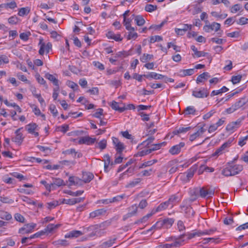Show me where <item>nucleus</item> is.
Wrapping results in <instances>:
<instances>
[{
  "instance_id": "nucleus-7",
  "label": "nucleus",
  "mask_w": 248,
  "mask_h": 248,
  "mask_svg": "<svg viewBox=\"0 0 248 248\" xmlns=\"http://www.w3.org/2000/svg\"><path fill=\"white\" fill-rule=\"evenodd\" d=\"M215 190L208 187L200 188V197L202 198H209L214 195Z\"/></svg>"
},
{
  "instance_id": "nucleus-9",
  "label": "nucleus",
  "mask_w": 248,
  "mask_h": 248,
  "mask_svg": "<svg viewBox=\"0 0 248 248\" xmlns=\"http://www.w3.org/2000/svg\"><path fill=\"white\" fill-rule=\"evenodd\" d=\"M192 95L196 98H203L207 97L209 95V92L206 88H201L195 90L192 92Z\"/></svg>"
},
{
  "instance_id": "nucleus-21",
  "label": "nucleus",
  "mask_w": 248,
  "mask_h": 248,
  "mask_svg": "<svg viewBox=\"0 0 248 248\" xmlns=\"http://www.w3.org/2000/svg\"><path fill=\"white\" fill-rule=\"evenodd\" d=\"M83 234V233L80 231L73 230L67 233L65 235V238H77Z\"/></svg>"
},
{
  "instance_id": "nucleus-2",
  "label": "nucleus",
  "mask_w": 248,
  "mask_h": 248,
  "mask_svg": "<svg viewBox=\"0 0 248 248\" xmlns=\"http://www.w3.org/2000/svg\"><path fill=\"white\" fill-rule=\"evenodd\" d=\"M110 225V222L105 221L99 224H96L92 226L91 227L94 231V232L92 233L90 236H93L96 235L97 236H101L106 233L105 230Z\"/></svg>"
},
{
  "instance_id": "nucleus-59",
  "label": "nucleus",
  "mask_w": 248,
  "mask_h": 248,
  "mask_svg": "<svg viewBox=\"0 0 248 248\" xmlns=\"http://www.w3.org/2000/svg\"><path fill=\"white\" fill-rule=\"evenodd\" d=\"M98 147L101 150H103L106 148L107 146V140H103L98 143Z\"/></svg>"
},
{
  "instance_id": "nucleus-19",
  "label": "nucleus",
  "mask_w": 248,
  "mask_h": 248,
  "mask_svg": "<svg viewBox=\"0 0 248 248\" xmlns=\"http://www.w3.org/2000/svg\"><path fill=\"white\" fill-rule=\"evenodd\" d=\"M185 146L184 142H180L179 144L171 147L169 150V152L171 155H176L180 152L181 149Z\"/></svg>"
},
{
  "instance_id": "nucleus-33",
  "label": "nucleus",
  "mask_w": 248,
  "mask_h": 248,
  "mask_svg": "<svg viewBox=\"0 0 248 248\" xmlns=\"http://www.w3.org/2000/svg\"><path fill=\"white\" fill-rule=\"evenodd\" d=\"M104 170L107 172L108 171V169L109 164L111 165L110 158L108 155H105L104 156Z\"/></svg>"
},
{
  "instance_id": "nucleus-17",
  "label": "nucleus",
  "mask_w": 248,
  "mask_h": 248,
  "mask_svg": "<svg viewBox=\"0 0 248 248\" xmlns=\"http://www.w3.org/2000/svg\"><path fill=\"white\" fill-rule=\"evenodd\" d=\"M22 128H19L15 131L16 136L12 139V140L19 144H21L22 142L24 137L23 134L20 132V130Z\"/></svg>"
},
{
  "instance_id": "nucleus-30",
  "label": "nucleus",
  "mask_w": 248,
  "mask_h": 248,
  "mask_svg": "<svg viewBox=\"0 0 248 248\" xmlns=\"http://www.w3.org/2000/svg\"><path fill=\"white\" fill-rule=\"evenodd\" d=\"M54 181L53 183H51L52 188H55L54 186H65V184L63 181V180L59 178H56L53 179Z\"/></svg>"
},
{
  "instance_id": "nucleus-10",
  "label": "nucleus",
  "mask_w": 248,
  "mask_h": 248,
  "mask_svg": "<svg viewBox=\"0 0 248 248\" xmlns=\"http://www.w3.org/2000/svg\"><path fill=\"white\" fill-rule=\"evenodd\" d=\"M138 206L135 204L130 206L128 209V213L123 216V220H125L127 218L135 216L138 212Z\"/></svg>"
},
{
  "instance_id": "nucleus-12",
  "label": "nucleus",
  "mask_w": 248,
  "mask_h": 248,
  "mask_svg": "<svg viewBox=\"0 0 248 248\" xmlns=\"http://www.w3.org/2000/svg\"><path fill=\"white\" fill-rule=\"evenodd\" d=\"M241 122L242 120L238 119L235 122L229 123L226 127V130L231 132L234 131L240 126Z\"/></svg>"
},
{
  "instance_id": "nucleus-45",
  "label": "nucleus",
  "mask_w": 248,
  "mask_h": 248,
  "mask_svg": "<svg viewBox=\"0 0 248 248\" xmlns=\"http://www.w3.org/2000/svg\"><path fill=\"white\" fill-rule=\"evenodd\" d=\"M154 214L153 213H151L150 214H147V215L144 216L142 218L137 220L135 222V224H139L140 223H144L146 222L148 219L150 217L153 215Z\"/></svg>"
},
{
  "instance_id": "nucleus-3",
  "label": "nucleus",
  "mask_w": 248,
  "mask_h": 248,
  "mask_svg": "<svg viewBox=\"0 0 248 248\" xmlns=\"http://www.w3.org/2000/svg\"><path fill=\"white\" fill-rule=\"evenodd\" d=\"M154 140V138L151 137L141 144L140 146H145L146 148L142 150L139 153L140 156H143L148 155L151 153L152 151L155 150V144H151V143L153 142Z\"/></svg>"
},
{
  "instance_id": "nucleus-29",
  "label": "nucleus",
  "mask_w": 248,
  "mask_h": 248,
  "mask_svg": "<svg viewBox=\"0 0 248 248\" xmlns=\"http://www.w3.org/2000/svg\"><path fill=\"white\" fill-rule=\"evenodd\" d=\"M117 238L114 237L113 238H111L109 239L108 240L103 242L102 245L101 247L102 248H109L113 245V244L115 243V241L116 240Z\"/></svg>"
},
{
  "instance_id": "nucleus-32",
  "label": "nucleus",
  "mask_w": 248,
  "mask_h": 248,
  "mask_svg": "<svg viewBox=\"0 0 248 248\" xmlns=\"http://www.w3.org/2000/svg\"><path fill=\"white\" fill-rule=\"evenodd\" d=\"M17 7L16 3L15 1H12L9 3H3L0 4V8H4L5 9L10 8L14 9Z\"/></svg>"
},
{
  "instance_id": "nucleus-35",
  "label": "nucleus",
  "mask_w": 248,
  "mask_h": 248,
  "mask_svg": "<svg viewBox=\"0 0 248 248\" xmlns=\"http://www.w3.org/2000/svg\"><path fill=\"white\" fill-rule=\"evenodd\" d=\"M12 215L7 212L0 210V218L3 219L9 220L12 219Z\"/></svg>"
},
{
  "instance_id": "nucleus-46",
  "label": "nucleus",
  "mask_w": 248,
  "mask_h": 248,
  "mask_svg": "<svg viewBox=\"0 0 248 248\" xmlns=\"http://www.w3.org/2000/svg\"><path fill=\"white\" fill-rule=\"evenodd\" d=\"M124 24L125 26L126 30L128 31H134V28L130 25V21L129 19H124Z\"/></svg>"
},
{
  "instance_id": "nucleus-28",
  "label": "nucleus",
  "mask_w": 248,
  "mask_h": 248,
  "mask_svg": "<svg viewBox=\"0 0 248 248\" xmlns=\"http://www.w3.org/2000/svg\"><path fill=\"white\" fill-rule=\"evenodd\" d=\"M190 126L184 127H180L178 128L175 129L172 132V134L174 135H179L181 133H185L191 129Z\"/></svg>"
},
{
  "instance_id": "nucleus-5",
  "label": "nucleus",
  "mask_w": 248,
  "mask_h": 248,
  "mask_svg": "<svg viewBox=\"0 0 248 248\" xmlns=\"http://www.w3.org/2000/svg\"><path fill=\"white\" fill-rule=\"evenodd\" d=\"M181 212L185 214V216L187 218H191L194 215V211L188 203L187 200L184 201L180 206Z\"/></svg>"
},
{
  "instance_id": "nucleus-24",
  "label": "nucleus",
  "mask_w": 248,
  "mask_h": 248,
  "mask_svg": "<svg viewBox=\"0 0 248 248\" xmlns=\"http://www.w3.org/2000/svg\"><path fill=\"white\" fill-rule=\"evenodd\" d=\"M211 76L209 73L204 72L197 77L196 82L197 83L204 82L205 80H207Z\"/></svg>"
},
{
  "instance_id": "nucleus-38",
  "label": "nucleus",
  "mask_w": 248,
  "mask_h": 248,
  "mask_svg": "<svg viewBox=\"0 0 248 248\" xmlns=\"http://www.w3.org/2000/svg\"><path fill=\"white\" fill-rule=\"evenodd\" d=\"M196 110L193 106H188L184 110V114L186 115H194Z\"/></svg>"
},
{
  "instance_id": "nucleus-55",
  "label": "nucleus",
  "mask_w": 248,
  "mask_h": 248,
  "mask_svg": "<svg viewBox=\"0 0 248 248\" xmlns=\"http://www.w3.org/2000/svg\"><path fill=\"white\" fill-rule=\"evenodd\" d=\"M14 217H15V219L17 221H19L20 222H24V217H23V216H22L21 214H18V213H16L15 215L14 216Z\"/></svg>"
},
{
  "instance_id": "nucleus-31",
  "label": "nucleus",
  "mask_w": 248,
  "mask_h": 248,
  "mask_svg": "<svg viewBox=\"0 0 248 248\" xmlns=\"http://www.w3.org/2000/svg\"><path fill=\"white\" fill-rule=\"evenodd\" d=\"M191 49L194 52V56H195L197 57H201L202 56H205L207 54V53H205L203 51H200L198 50L197 48L195 46H191Z\"/></svg>"
},
{
  "instance_id": "nucleus-25",
  "label": "nucleus",
  "mask_w": 248,
  "mask_h": 248,
  "mask_svg": "<svg viewBox=\"0 0 248 248\" xmlns=\"http://www.w3.org/2000/svg\"><path fill=\"white\" fill-rule=\"evenodd\" d=\"M230 142H226L223 143L219 148H217L215 152L213 154V155H219L222 154L223 151L225 150V148H227L229 146Z\"/></svg>"
},
{
  "instance_id": "nucleus-13",
  "label": "nucleus",
  "mask_w": 248,
  "mask_h": 248,
  "mask_svg": "<svg viewBox=\"0 0 248 248\" xmlns=\"http://www.w3.org/2000/svg\"><path fill=\"white\" fill-rule=\"evenodd\" d=\"M220 24L217 22H213L211 24L205 25L203 27V30L207 32H209L212 31L217 32L220 29Z\"/></svg>"
},
{
  "instance_id": "nucleus-18",
  "label": "nucleus",
  "mask_w": 248,
  "mask_h": 248,
  "mask_svg": "<svg viewBox=\"0 0 248 248\" xmlns=\"http://www.w3.org/2000/svg\"><path fill=\"white\" fill-rule=\"evenodd\" d=\"M205 131L206 130L202 127H201L196 132L190 135L189 140L191 141H193L196 139L201 137Z\"/></svg>"
},
{
  "instance_id": "nucleus-20",
  "label": "nucleus",
  "mask_w": 248,
  "mask_h": 248,
  "mask_svg": "<svg viewBox=\"0 0 248 248\" xmlns=\"http://www.w3.org/2000/svg\"><path fill=\"white\" fill-rule=\"evenodd\" d=\"M106 213V210L105 209H99L95 210L90 213L89 218H94L104 215Z\"/></svg>"
},
{
  "instance_id": "nucleus-48",
  "label": "nucleus",
  "mask_w": 248,
  "mask_h": 248,
  "mask_svg": "<svg viewBox=\"0 0 248 248\" xmlns=\"http://www.w3.org/2000/svg\"><path fill=\"white\" fill-rule=\"evenodd\" d=\"M153 57V55H149L148 54H144L140 58V60L143 62H146L150 60Z\"/></svg>"
},
{
  "instance_id": "nucleus-14",
  "label": "nucleus",
  "mask_w": 248,
  "mask_h": 248,
  "mask_svg": "<svg viewBox=\"0 0 248 248\" xmlns=\"http://www.w3.org/2000/svg\"><path fill=\"white\" fill-rule=\"evenodd\" d=\"M36 226V224L33 223L25 224L23 227L19 229L18 233L22 234L30 233Z\"/></svg>"
},
{
  "instance_id": "nucleus-34",
  "label": "nucleus",
  "mask_w": 248,
  "mask_h": 248,
  "mask_svg": "<svg viewBox=\"0 0 248 248\" xmlns=\"http://www.w3.org/2000/svg\"><path fill=\"white\" fill-rule=\"evenodd\" d=\"M179 201L178 197L176 195H171L167 201H166L168 206L171 205V206L176 202Z\"/></svg>"
},
{
  "instance_id": "nucleus-50",
  "label": "nucleus",
  "mask_w": 248,
  "mask_h": 248,
  "mask_svg": "<svg viewBox=\"0 0 248 248\" xmlns=\"http://www.w3.org/2000/svg\"><path fill=\"white\" fill-rule=\"evenodd\" d=\"M241 78L242 76L241 75L233 76L232 78V81L233 84H235L239 83Z\"/></svg>"
},
{
  "instance_id": "nucleus-51",
  "label": "nucleus",
  "mask_w": 248,
  "mask_h": 248,
  "mask_svg": "<svg viewBox=\"0 0 248 248\" xmlns=\"http://www.w3.org/2000/svg\"><path fill=\"white\" fill-rule=\"evenodd\" d=\"M248 140V135H247L245 137L240 138L239 139L238 145L241 146H243L246 143V140Z\"/></svg>"
},
{
  "instance_id": "nucleus-47",
  "label": "nucleus",
  "mask_w": 248,
  "mask_h": 248,
  "mask_svg": "<svg viewBox=\"0 0 248 248\" xmlns=\"http://www.w3.org/2000/svg\"><path fill=\"white\" fill-rule=\"evenodd\" d=\"M115 146L116 148V150L117 151V153H119L120 155L122 153V152L124 149V144L121 142H120Z\"/></svg>"
},
{
  "instance_id": "nucleus-52",
  "label": "nucleus",
  "mask_w": 248,
  "mask_h": 248,
  "mask_svg": "<svg viewBox=\"0 0 248 248\" xmlns=\"http://www.w3.org/2000/svg\"><path fill=\"white\" fill-rule=\"evenodd\" d=\"M49 109L54 116L56 117L57 115L58 111H57V110L56 108V107L54 105L51 104L49 106Z\"/></svg>"
},
{
  "instance_id": "nucleus-42",
  "label": "nucleus",
  "mask_w": 248,
  "mask_h": 248,
  "mask_svg": "<svg viewBox=\"0 0 248 248\" xmlns=\"http://www.w3.org/2000/svg\"><path fill=\"white\" fill-rule=\"evenodd\" d=\"M30 11L29 7H23L19 9L18 15L19 16H23L28 15Z\"/></svg>"
},
{
  "instance_id": "nucleus-6",
  "label": "nucleus",
  "mask_w": 248,
  "mask_h": 248,
  "mask_svg": "<svg viewBox=\"0 0 248 248\" xmlns=\"http://www.w3.org/2000/svg\"><path fill=\"white\" fill-rule=\"evenodd\" d=\"M25 129L29 134L33 135L35 137H38L39 135L38 132L39 127L36 123H31L26 125L25 126Z\"/></svg>"
},
{
  "instance_id": "nucleus-4",
  "label": "nucleus",
  "mask_w": 248,
  "mask_h": 248,
  "mask_svg": "<svg viewBox=\"0 0 248 248\" xmlns=\"http://www.w3.org/2000/svg\"><path fill=\"white\" fill-rule=\"evenodd\" d=\"M245 105H248V97L246 96L240 98L234 104L226 109V111L229 114L232 113Z\"/></svg>"
},
{
  "instance_id": "nucleus-27",
  "label": "nucleus",
  "mask_w": 248,
  "mask_h": 248,
  "mask_svg": "<svg viewBox=\"0 0 248 248\" xmlns=\"http://www.w3.org/2000/svg\"><path fill=\"white\" fill-rule=\"evenodd\" d=\"M111 107L112 109L118 111L120 112H122L126 109V108L124 105L122 107H120L119 103L115 101H113L112 102Z\"/></svg>"
},
{
  "instance_id": "nucleus-60",
  "label": "nucleus",
  "mask_w": 248,
  "mask_h": 248,
  "mask_svg": "<svg viewBox=\"0 0 248 248\" xmlns=\"http://www.w3.org/2000/svg\"><path fill=\"white\" fill-rule=\"evenodd\" d=\"M241 9V6L239 4H236L232 6L231 9V12L232 13H236L237 11L240 10Z\"/></svg>"
},
{
  "instance_id": "nucleus-41",
  "label": "nucleus",
  "mask_w": 248,
  "mask_h": 248,
  "mask_svg": "<svg viewBox=\"0 0 248 248\" xmlns=\"http://www.w3.org/2000/svg\"><path fill=\"white\" fill-rule=\"evenodd\" d=\"M168 205L166 202L161 203L157 207H156V212H161L166 209Z\"/></svg>"
},
{
  "instance_id": "nucleus-64",
  "label": "nucleus",
  "mask_w": 248,
  "mask_h": 248,
  "mask_svg": "<svg viewBox=\"0 0 248 248\" xmlns=\"http://www.w3.org/2000/svg\"><path fill=\"white\" fill-rule=\"evenodd\" d=\"M18 18L16 16H12L9 18L8 22L11 24H16L18 22Z\"/></svg>"
},
{
  "instance_id": "nucleus-11",
  "label": "nucleus",
  "mask_w": 248,
  "mask_h": 248,
  "mask_svg": "<svg viewBox=\"0 0 248 248\" xmlns=\"http://www.w3.org/2000/svg\"><path fill=\"white\" fill-rule=\"evenodd\" d=\"M39 45H41V46L39 50V53L41 55L44 54L45 51L48 53L49 50L52 48V44L48 42L46 45L45 43L43 42L42 39H40Z\"/></svg>"
},
{
  "instance_id": "nucleus-26",
  "label": "nucleus",
  "mask_w": 248,
  "mask_h": 248,
  "mask_svg": "<svg viewBox=\"0 0 248 248\" xmlns=\"http://www.w3.org/2000/svg\"><path fill=\"white\" fill-rule=\"evenodd\" d=\"M61 226V224H58L54 225L53 224H49L47 227L44 229V231L45 233H51L52 232L55 230L58 229Z\"/></svg>"
},
{
  "instance_id": "nucleus-61",
  "label": "nucleus",
  "mask_w": 248,
  "mask_h": 248,
  "mask_svg": "<svg viewBox=\"0 0 248 248\" xmlns=\"http://www.w3.org/2000/svg\"><path fill=\"white\" fill-rule=\"evenodd\" d=\"M177 228L179 232H182L185 230L186 228L182 221L179 220L178 221Z\"/></svg>"
},
{
  "instance_id": "nucleus-8",
  "label": "nucleus",
  "mask_w": 248,
  "mask_h": 248,
  "mask_svg": "<svg viewBox=\"0 0 248 248\" xmlns=\"http://www.w3.org/2000/svg\"><path fill=\"white\" fill-rule=\"evenodd\" d=\"M186 236V234H182L179 237H171L168 238L167 241H173V245L174 247L177 248L180 247L183 245V243L185 241L184 237Z\"/></svg>"
},
{
  "instance_id": "nucleus-40",
  "label": "nucleus",
  "mask_w": 248,
  "mask_h": 248,
  "mask_svg": "<svg viewBox=\"0 0 248 248\" xmlns=\"http://www.w3.org/2000/svg\"><path fill=\"white\" fill-rule=\"evenodd\" d=\"M83 192H84V191H83V190H78V191H77L76 192H73L71 190H64V193L68 194V195L72 196H75V197L81 195Z\"/></svg>"
},
{
  "instance_id": "nucleus-63",
  "label": "nucleus",
  "mask_w": 248,
  "mask_h": 248,
  "mask_svg": "<svg viewBox=\"0 0 248 248\" xmlns=\"http://www.w3.org/2000/svg\"><path fill=\"white\" fill-rule=\"evenodd\" d=\"M128 55V54L127 52L125 51H120L116 54L115 58H119V57H120V58L125 57L127 56Z\"/></svg>"
},
{
  "instance_id": "nucleus-39",
  "label": "nucleus",
  "mask_w": 248,
  "mask_h": 248,
  "mask_svg": "<svg viewBox=\"0 0 248 248\" xmlns=\"http://www.w3.org/2000/svg\"><path fill=\"white\" fill-rule=\"evenodd\" d=\"M229 89L226 87L225 86H223L222 88L218 90H214L211 93V96H214L216 95H218L219 94L222 93H225L227 92Z\"/></svg>"
},
{
  "instance_id": "nucleus-56",
  "label": "nucleus",
  "mask_w": 248,
  "mask_h": 248,
  "mask_svg": "<svg viewBox=\"0 0 248 248\" xmlns=\"http://www.w3.org/2000/svg\"><path fill=\"white\" fill-rule=\"evenodd\" d=\"M124 197H125L124 194H123L121 195H118L116 197H114L112 199H111V202H114L120 201L122 199H123Z\"/></svg>"
},
{
  "instance_id": "nucleus-1",
  "label": "nucleus",
  "mask_w": 248,
  "mask_h": 248,
  "mask_svg": "<svg viewBox=\"0 0 248 248\" xmlns=\"http://www.w3.org/2000/svg\"><path fill=\"white\" fill-rule=\"evenodd\" d=\"M243 169V166L241 165L231 164L222 170V174L227 177L234 176L238 174Z\"/></svg>"
},
{
  "instance_id": "nucleus-54",
  "label": "nucleus",
  "mask_w": 248,
  "mask_h": 248,
  "mask_svg": "<svg viewBox=\"0 0 248 248\" xmlns=\"http://www.w3.org/2000/svg\"><path fill=\"white\" fill-rule=\"evenodd\" d=\"M138 37L137 33L134 31H130V32L127 36V39H136Z\"/></svg>"
},
{
  "instance_id": "nucleus-37",
  "label": "nucleus",
  "mask_w": 248,
  "mask_h": 248,
  "mask_svg": "<svg viewBox=\"0 0 248 248\" xmlns=\"http://www.w3.org/2000/svg\"><path fill=\"white\" fill-rule=\"evenodd\" d=\"M194 73V69H188L186 70H181L180 75L181 76H191Z\"/></svg>"
},
{
  "instance_id": "nucleus-23",
  "label": "nucleus",
  "mask_w": 248,
  "mask_h": 248,
  "mask_svg": "<svg viewBox=\"0 0 248 248\" xmlns=\"http://www.w3.org/2000/svg\"><path fill=\"white\" fill-rule=\"evenodd\" d=\"M106 35L108 38L113 39L116 41H121L123 39L120 34H115L113 32L111 31H108Z\"/></svg>"
},
{
  "instance_id": "nucleus-53",
  "label": "nucleus",
  "mask_w": 248,
  "mask_h": 248,
  "mask_svg": "<svg viewBox=\"0 0 248 248\" xmlns=\"http://www.w3.org/2000/svg\"><path fill=\"white\" fill-rule=\"evenodd\" d=\"M0 201L3 202L5 203H13L14 201L12 199H9L8 197H0Z\"/></svg>"
},
{
  "instance_id": "nucleus-44",
  "label": "nucleus",
  "mask_w": 248,
  "mask_h": 248,
  "mask_svg": "<svg viewBox=\"0 0 248 248\" xmlns=\"http://www.w3.org/2000/svg\"><path fill=\"white\" fill-rule=\"evenodd\" d=\"M135 21L138 26H142L145 23L144 18L141 16H137L135 17Z\"/></svg>"
},
{
  "instance_id": "nucleus-36",
  "label": "nucleus",
  "mask_w": 248,
  "mask_h": 248,
  "mask_svg": "<svg viewBox=\"0 0 248 248\" xmlns=\"http://www.w3.org/2000/svg\"><path fill=\"white\" fill-rule=\"evenodd\" d=\"M52 244L56 247L66 246L68 245L67 241L65 239H60L53 242Z\"/></svg>"
},
{
  "instance_id": "nucleus-57",
  "label": "nucleus",
  "mask_w": 248,
  "mask_h": 248,
  "mask_svg": "<svg viewBox=\"0 0 248 248\" xmlns=\"http://www.w3.org/2000/svg\"><path fill=\"white\" fill-rule=\"evenodd\" d=\"M141 179L140 178H137L134 179L133 181L130 182L128 184V186L134 187L140 183Z\"/></svg>"
},
{
  "instance_id": "nucleus-43",
  "label": "nucleus",
  "mask_w": 248,
  "mask_h": 248,
  "mask_svg": "<svg viewBox=\"0 0 248 248\" xmlns=\"http://www.w3.org/2000/svg\"><path fill=\"white\" fill-rule=\"evenodd\" d=\"M46 78L52 81L54 85H58L59 80L56 79L53 75L47 73L46 75Z\"/></svg>"
},
{
  "instance_id": "nucleus-49",
  "label": "nucleus",
  "mask_w": 248,
  "mask_h": 248,
  "mask_svg": "<svg viewBox=\"0 0 248 248\" xmlns=\"http://www.w3.org/2000/svg\"><path fill=\"white\" fill-rule=\"evenodd\" d=\"M66 84L68 87L75 91H76L78 89V84L73 81H68Z\"/></svg>"
},
{
  "instance_id": "nucleus-16",
  "label": "nucleus",
  "mask_w": 248,
  "mask_h": 248,
  "mask_svg": "<svg viewBox=\"0 0 248 248\" xmlns=\"http://www.w3.org/2000/svg\"><path fill=\"white\" fill-rule=\"evenodd\" d=\"M190 195V201L193 202L200 196V188L196 187L191 189L189 191Z\"/></svg>"
},
{
  "instance_id": "nucleus-15",
  "label": "nucleus",
  "mask_w": 248,
  "mask_h": 248,
  "mask_svg": "<svg viewBox=\"0 0 248 248\" xmlns=\"http://www.w3.org/2000/svg\"><path fill=\"white\" fill-rule=\"evenodd\" d=\"M96 140L95 138H92L89 136H85L80 138L78 141L79 144H85L88 145L93 144Z\"/></svg>"
},
{
  "instance_id": "nucleus-58",
  "label": "nucleus",
  "mask_w": 248,
  "mask_h": 248,
  "mask_svg": "<svg viewBox=\"0 0 248 248\" xmlns=\"http://www.w3.org/2000/svg\"><path fill=\"white\" fill-rule=\"evenodd\" d=\"M237 23L240 25H245L248 24V18L242 17L238 21H237Z\"/></svg>"
},
{
  "instance_id": "nucleus-22",
  "label": "nucleus",
  "mask_w": 248,
  "mask_h": 248,
  "mask_svg": "<svg viewBox=\"0 0 248 248\" xmlns=\"http://www.w3.org/2000/svg\"><path fill=\"white\" fill-rule=\"evenodd\" d=\"M93 174L90 172H83L82 180L84 183L91 182L93 178Z\"/></svg>"
},
{
  "instance_id": "nucleus-62",
  "label": "nucleus",
  "mask_w": 248,
  "mask_h": 248,
  "mask_svg": "<svg viewBox=\"0 0 248 248\" xmlns=\"http://www.w3.org/2000/svg\"><path fill=\"white\" fill-rule=\"evenodd\" d=\"M93 63L95 67H97L100 70H103L105 69L104 65L99 62L94 61L93 62Z\"/></svg>"
}]
</instances>
